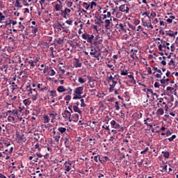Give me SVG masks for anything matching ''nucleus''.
I'll return each instance as SVG.
<instances>
[{
  "instance_id": "54",
  "label": "nucleus",
  "mask_w": 178,
  "mask_h": 178,
  "mask_svg": "<svg viewBox=\"0 0 178 178\" xmlns=\"http://www.w3.org/2000/svg\"><path fill=\"white\" fill-rule=\"evenodd\" d=\"M174 90L175 88L170 86L167 87V91H170V92H172Z\"/></svg>"
},
{
  "instance_id": "39",
  "label": "nucleus",
  "mask_w": 178,
  "mask_h": 178,
  "mask_svg": "<svg viewBox=\"0 0 178 178\" xmlns=\"http://www.w3.org/2000/svg\"><path fill=\"white\" fill-rule=\"evenodd\" d=\"M120 74L121 76H127V74H129V72L127 70L122 71Z\"/></svg>"
},
{
  "instance_id": "17",
  "label": "nucleus",
  "mask_w": 178,
  "mask_h": 178,
  "mask_svg": "<svg viewBox=\"0 0 178 178\" xmlns=\"http://www.w3.org/2000/svg\"><path fill=\"white\" fill-rule=\"evenodd\" d=\"M72 169V163H68L67 165L65 166V172H70Z\"/></svg>"
},
{
  "instance_id": "5",
  "label": "nucleus",
  "mask_w": 178,
  "mask_h": 178,
  "mask_svg": "<svg viewBox=\"0 0 178 178\" xmlns=\"http://www.w3.org/2000/svg\"><path fill=\"white\" fill-rule=\"evenodd\" d=\"M90 48H91V49H90V55L93 56V58H96L99 60V55H97V49H95V47H94L92 46H91Z\"/></svg>"
},
{
  "instance_id": "40",
  "label": "nucleus",
  "mask_w": 178,
  "mask_h": 178,
  "mask_svg": "<svg viewBox=\"0 0 178 178\" xmlns=\"http://www.w3.org/2000/svg\"><path fill=\"white\" fill-rule=\"evenodd\" d=\"M65 23H66L67 24H69V26H72V25L73 24V20H72V19H68V20H67V21L65 22Z\"/></svg>"
},
{
  "instance_id": "8",
  "label": "nucleus",
  "mask_w": 178,
  "mask_h": 178,
  "mask_svg": "<svg viewBox=\"0 0 178 178\" xmlns=\"http://www.w3.org/2000/svg\"><path fill=\"white\" fill-rule=\"evenodd\" d=\"M83 90H84V88L83 86H79L75 89L74 94H76V95L81 96V94H83Z\"/></svg>"
},
{
  "instance_id": "61",
  "label": "nucleus",
  "mask_w": 178,
  "mask_h": 178,
  "mask_svg": "<svg viewBox=\"0 0 178 178\" xmlns=\"http://www.w3.org/2000/svg\"><path fill=\"white\" fill-rule=\"evenodd\" d=\"M160 26H164L165 27H166V24L163 22V21H160Z\"/></svg>"
},
{
  "instance_id": "6",
  "label": "nucleus",
  "mask_w": 178,
  "mask_h": 178,
  "mask_svg": "<svg viewBox=\"0 0 178 178\" xmlns=\"http://www.w3.org/2000/svg\"><path fill=\"white\" fill-rule=\"evenodd\" d=\"M120 12H124L125 13H129L130 8L127 6V4L121 5L119 8Z\"/></svg>"
},
{
  "instance_id": "46",
  "label": "nucleus",
  "mask_w": 178,
  "mask_h": 178,
  "mask_svg": "<svg viewBox=\"0 0 178 178\" xmlns=\"http://www.w3.org/2000/svg\"><path fill=\"white\" fill-rule=\"evenodd\" d=\"M8 122H15V118H13L12 116H8Z\"/></svg>"
},
{
  "instance_id": "14",
  "label": "nucleus",
  "mask_w": 178,
  "mask_h": 178,
  "mask_svg": "<svg viewBox=\"0 0 178 178\" xmlns=\"http://www.w3.org/2000/svg\"><path fill=\"white\" fill-rule=\"evenodd\" d=\"M73 111L74 112H76L77 113H79V115H81V113H83V112L80 111V108H79V106H73Z\"/></svg>"
},
{
  "instance_id": "58",
  "label": "nucleus",
  "mask_w": 178,
  "mask_h": 178,
  "mask_svg": "<svg viewBox=\"0 0 178 178\" xmlns=\"http://www.w3.org/2000/svg\"><path fill=\"white\" fill-rule=\"evenodd\" d=\"M128 26L130 29H131L132 30H136V26L134 25H131L130 24H128Z\"/></svg>"
},
{
  "instance_id": "37",
  "label": "nucleus",
  "mask_w": 178,
  "mask_h": 178,
  "mask_svg": "<svg viewBox=\"0 0 178 178\" xmlns=\"http://www.w3.org/2000/svg\"><path fill=\"white\" fill-rule=\"evenodd\" d=\"M72 118H74L75 122H77V120H79V114H73L72 115Z\"/></svg>"
},
{
  "instance_id": "64",
  "label": "nucleus",
  "mask_w": 178,
  "mask_h": 178,
  "mask_svg": "<svg viewBox=\"0 0 178 178\" xmlns=\"http://www.w3.org/2000/svg\"><path fill=\"white\" fill-rule=\"evenodd\" d=\"M148 152V147H147L146 149H145L143 151H142L141 152H140V154H145V152Z\"/></svg>"
},
{
  "instance_id": "41",
  "label": "nucleus",
  "mask_w": 178,
  "mask_h": 178,
  "mask_svg": "<svg viewBox=\"0 0 178 178\" xmlns=\"http://www.w3.org/2000/svg\"><path fill=\"white\" fill-rule=\"evenodd\" d=\"M55 74H56V72H55V70H54V69H51L50 70V76H55Z\"/></svg>"
},
{
  "instance_id": "51",
  "label": "nucleus",
  "mask_w": 178,
  "mask_h": 178,
  "mask_svg": "<svg viewBox=\"0 0 178 178\" xmlns=\"http://www.w3.org/2000/svg\"><path fill=\"white\" fill-rule=\"evenodd\" d=\"M102 129H104V130H108V131H109V130H111L109 129V126H107V125H103Z\"/></svg>"
},
{
  "instance_id": "15",
  "label": "nucleus",
  "mask_w": 178,
  "mask_h": 178,
  "mask_svg": "<svg viewBox=\"0 0 178 178\" xmlns=\"http://www.w3.org/2000/svg\"><path fill=\"white\" fill-rule=\"evenodd\" d=\"M83 63H80V60H79V59H76L75 61V64L74 65V66L75 67H81Z\"/></svg>"
},
{
  "instance_id": "28",
  "label": "nucleus",
  "mask_w": 178,
  "mask_h": 178,
  "mask_svg": "<svg viewBox=\"0 0 178 178\" xmlns=\"http://www.w3.org/2000/svg\"><path fill=\"white\" fill-rule=\"evenodd\" d=\"M61 8H62V5L60 4L55 5V10H56V12H59V10H60Z\"/></svg>"
},
{
  "instance_id": "47",
  "label": "nucleus",
  "mask_w": 178,
  "mask_h": 178,
  "mask_svg": "<svg viewBox=\"0 0 178 178\" xmlns=\"http://www.w3.org/2000/svg\"><path fill=\"white\" fill-rule=\"evenodd\" d=\"M50 118H51L52 120H55V113L54 111L51 113H49Z\"/></svg>"
},
{
  "instance_id": "20",
  "label": "nucleus",
  "mask_w": 178,
  "mask_h": 178,
  "mask_svg": "<svg viewBox=\"0 0 178 178\" xmlns=\"http://www.w3.org/2000/svg\"><path fill=\"white\" fill-rule=\"evenodd\" d=\"M92 40H94V35H91L88 36V39H86L87 42L91 44L92 42Z\"/></svg>"
},
{
  "instance_id": "35",
  "label": "nucleus",
  "mask_w": 178,
  "mask_h": 178,
  "mask_svg": "<svg viewBox=\"0 0 178 178\" xmlns=\"http://www.w3.org/2000/svg\"><path fill=\"white\" fill-rule=\"evenodd\" d=\"M40 91H42V92H44V91H48V87L44 86V85H42Z\"/></svg>"
},
{
  "instance_id": "23",
  "label": "nucleus",
  "mask_w": 178,
  "mask_h": 178,
  "mask_svg": "<svg viewBox=\"0 0 178 178\" xmlns=\"http://www.w3.org/2000/svg\"><path fill=\"white\" fill-rule=\"evenodd\" d=\"M161 154H163L164 158H166V159H168L169 156H170L169 152H162Z\"/></svg>"
},
{
  "instance_id": "10",
  "label": "nucleus",
  "mask_w": 178,
  "mask_h": 178,
  "mask_svg": "<svg viewBox=\"0 0 178 178\" xmlns=\"http://www.w3.org/2000/svg\"><path fill=\"white\" fill-rule=\"evenodd\" d=\"M17 137L18 140H19L20 141H22V143H26V141H27V139L26 138V136L23 134H18L17 136Z\"/></svg>"
},
{
  "instance_id": "62",
  "label": "nucleus",
  "mask_w": 178,
  "mask_h": 178,
  "mask_svg": "<svg viewBox=\"0 0 178 178\" xmlns=\"http://www.w3.org/2000/svg\"><path fill=\"white\" fill-rule=\"evenodd\" d=\"M154 87H155V88H159V83L155 82L154 83Z\"/></svg>"
},
{
  "instance_id": "21",
  "label": "nucleus",
  "mask_w": 178,
  "mask_h": 178,
  "mask_svg": "<svg viewBox=\"0 0 178 178\" xmlns=\"http://www.w3.org/2000/svg\"><path fill=\"white\" fill-rule=\"evenodd\" d=\"M161 172H168V165L166 164H163V165L161 166Z\"/></svg>"
},
{
  "instance_id": "26",
  "label": "nucleus",
  "mask_w": 178,
  "mask_h": 178,
  "mask_svg": "<svg viewBox=\"0 0 178 178\" xmlns=\"http://www.w3.org/2000/svg\"><path fill=\"white\" fill-rule=\"evenodd\" d=\"M71 10L69 8H65V10H64V15H63V17L65 19H66V15H67V13H70Z\"/></svg>"
},
{
  "instance_id": "24",
  "label": "nucleus",
  "mask_w": 178,
  "mask_h": 178,
  "mask_svg": "<svg viewBox=\"0 0 178 178\" xmlns=\"http://www.w3.org/2000/svg\"><path fill=\"white\" fill-rule=\"evenodd\" d=\"M147 92H150V94H152V95H155V97H156V98H158V97H159V95H158L156 93L154 92V90H152V89H147Z\"/></svg>"
},
{
  "instance_id": "55",
  "label": "nucleus",
  "mask_w": 178,
  "mask_h": 178,
  "mask_svg": "<svg viewBox=\"0 0 178 178\" xmlns=\"http://www.w3.org/2000/svg\"><path fill=\"white\" fill-rule=\"evenodd\" d=\"M113 78V76H112V75H110L109 76H108L107 77L108 83H111V80H112Z\"/></svg>"
},
{
  "instance_id": "33",
  "label": "nucleus",
  "mask_w": 178,
  "mask_h": 178,
  "mask_svg": "<svg viewBox=\"0 0 178 178\" xmlns=\"http://www.w3.org/2000/svg\"><path fill=\"white\" fill-rule=\"evenodd\" d=\"M54 140H55L56 144H59V140H60V136H54Z\"/></svg>"
},
{
  "instance_id": "27",
  "label": "nucleus",
  "mask_w": 178,
  "mask_h": 178,
  "mask_svg": "<svg viewBox=\"0 0 178 178\" xmlns=\"http://www.w3.org/2000/svg\"><path fill=\"white\" fill-rule=\"evenodd\" d=\"M23 103L24 104V105L26 106H29V105H30V104H31V102H30V100H29V99H26L23 101Z\"/></svg>"
},
{
  "instance_id": "42",
  "label": "nucleus",
  "mask_w": 178,
  "mask_h": 178,
  "mask_svg": "<svg viewBox=\"0 0 178 178\" xmlns=\"http://www.w3.org/2000/svg\"><path fill=\"white\" fill-rule=\"evenodd\" d=\"M115 86H116V85H111V84H110V88H109V91H110V92H112V91H113V90H114Z\"/></svg>"
},
{
  "instance_id": "25",
  "label": "nucleus",
  "mask_w": 178,
  "mask_h": 178,
  "mask_svg": "<svg viewBox=\"0 0 178 178\" xmlns=\"http://www.w3.org/2000/svg\"><path fill=\"white\" fill-rule=\"evenodd\" d=\"M82 6H83V8H85V9H86V10H88V9H90V4H88L86 2H83L82 3Z\"/></svg>"
},
{
  "instance_id": "18",
  "label": "nucleus",
  "mask_w": 178,
  "mask_h": 178,
  "mask_svg": "<svg viewBox=\"0 0 178 178\" xmlns=\"http://www.w3.org/2000/svg\"><path fill=\"white\" fill-rule=\"evenodd\" d=\"M161 43L162 44L159 45V51H163V49H162V48H166V44H165V41L164 42L161 41Z\"/></svg>"
},
{
  "instance_id": "29",
  "label": "nucleus",
  "mask_w": 178,
  "mask_h": 178,
  "mask_svg": "<svg viewBox=\"0 0 178 178\" xmlns=\"http://www.w3.org/2000/svg\"><path fill=\"white\" fill-rule=\"evenodd\" d=\"M44 119V123H49V117L48 115H44L43 117Z\"/></svg>"
},
{
  "instance_id": "48",
  "label": "nucleus",
  "mask_w": 178,
  "mask_h": 178,
  "mask_svg": "<svg viewBox=\"0 0 178 178\" xmlns=\"http://www.w3.org/2000/svg\"><path fill=\"white\" fill-rule=\"evenodd\" d=\"M5 20V16L2 15V13L0 12V22Z\"/></svg>"
},
{
  "instance_id": "36",
  "label": "nucleus",
  "mask_w": 178,
  "mask_h": 178,
  "mask_svg": "<svg viewBox=\"0 0 178 178\" xmlns=\"http://www.w3.org/2000/svg\"><path fill=\"white\" fill-rule=\"evenodd\" d=\"M29 65L31 66V67H34L35 65H34V61L33 60H29L28 61Z\"/></svg>"
},
{
  "instance_id": "3",
  "label": "nucleus",
  "mask_w": 178,
  "mask_h": 178,
  "mask_svg": "<svg viewBox=\"0 0 178 178\" xmlns=\"http://www.w3.org/2000/svg\"><path fill=\"white\" fill-rule=\"evenodd\" d=\"M111 124L113 129H120L118 130V131H124V128L120 127V124H118V122H116V121L112 120L111 122Z\"/></svg>"
},
{
  "instance_id": "45",
  "label": "nucleus",
  "mask_w": 178,
  "mask_h": 178,
  "mask_svg": "<svg viewBox=\"0 0 178 178\" xmlns=\"http://www.w3.org/2000/svg\"><path fill=\"white\" fill-rule=\"evenodd\" d=\"M176 138V135H172L170 138H168V141L172 142Z\"/></svg>"
},
{
  "instance_id": "11",
  "label": "nucleus",
  "mask_w": 178,
  "mask_h": 178,
  "mask_svg": "<svg viewBox=\"0 0 178 178\" xmlns=\"http://www.w3.org/2000/svg\"><path fill=\"white\" fill-rule=\"evenodd\" d=\"M111 20L112 19H106L104 23H105V29L106 30H111Z\"/></svg>"
},
{
  "instance_id": "16",
  "label": "nucleus",
  "mask_w": 178,
  "mask_h": 178,
  "mask_svg": "<svg viewBox=\"0 0 178 178\" xmlns=\"http://www.w3.org/2000/svg\"><path fill=\"white\" fill-rule=\"evenodd\" d=\"M163 113H165L163 108H160L156 111V115H158V116H162V115H163Z\"/></svg>"
},
{
  "instance_id": "53",
  "label": "nucleus",
  "mask_w": 178,
  "mask_h": 178,
  "mask_svg": "<svg viewBox=\"0 0 178 178\" xmlns=\"http://www.w3.org/2000/svg\"><path fill=\"white\" fill-rule=\"evenodd\" d=\"M107 67H109L111 70H113V69H115V67H113V65L111 64H107Z\"/></svg>"
},
{
  "instance_id": "63",
  "label": "nucleus",
  "mask_w": 178,
  "mask_h": 178,
  "mask_svg": "<svg viewBox=\"0 0 178 178\" xmlns=\"http://www.w3.org/2000/svg\"><path fill=\"white\" fill-rule=\"evenodd\" d=\"M19 29H22L24 30V29H25L24 26L22 25V22H19Z\"/></svg>"
},
{
  "instance_id": "1",
  "label": "nucleus",
  "mask_w": 178,
  "mask_h": 178,
  "mask_svg": "<svg viewBox=\"0 0 178 178\" xmlns=\"http://www.w3.org/2000/svg\"><path fill=\"white\" fill-rule=\"evenodd\" d=\"M26 91H28L29 95L31 94L33 101H37V98L38 97V92H37V89L31 88V85L26 86Z\"/></svg>"
},
{
  "instance_id": "31",
  "label": "nucleus",
  "mask_w": 178,
  "mask_h": 178,
  "mask_svg": "<svg viewBox=\"0 0 178 178\" xmlns=\"http://www.w3.org/2000/svg\"><path fill=\"white\" fill-rule=\"evenodd\" d=\"M78 81L81 84H84V83H86V80L83 77H79Z\"/></svg>"
},
{
  "instance_id": "52",
  "label": "nucleus",
  "mask_w": 178,
  "mask_h": 178,
  "mask_svg": "<svg viewBox=\"0 0 178 178\" xmlns=\"http://www.w3.org/2000/svg\"><path fill=\"white\" fill-rule=\"evenodd\" d=\"M63 42H64L63 39L58 38V40H57V44H61Z\"/></svg>"
},
{
  "instance_id": "12",
  "label": "nucleus",
  "mask_w": 178,
  "mask_h": 178,
  "mask_svg": "<svg viewBox=\"0 0 178 178\" xmlns=\"http://www.w3.org/2000/svg\"><path fill=\"white\" fill-rule=\"evenodd\" d=\"M70 116H72V114L67 110H65L64 113H63V118H65V119L70 118Z\"/></svg>"
},
{
  "instance_id": "43",
  "label": "nucleus",
  "mask_w": 178,
  "mask_h": 178,
  "mask_svg": "<svg viewBox=\"0 0 178 178\" xmlns=\"http://www.w3.org/2000/svg\"><path fill=\"white\" fill-rule=\"evenodd\" d=\"M115 109L116 111H119L120 109V106H119V102H115Z\"/></svg>"
},
{
  "instance_id": "32",
  "label": "nucleus",
  "mask_w": 178,
  "mask_h": 178,
  "mask_svg": "<svg viewBox=\"0 0 178 178\" xmlns=\"http://www.w3.org/2000/svg\"><path fill=\"white\" fill-rule=\"evenodd\" d=\"M143 16H145L143 19L145 20V19H147V17L149 19H151V17H149V14L147 12H145L143 14Z\"/></svg>"
},
{
  "instance_id": "57",
  "label": "nucleus",
  "mask_w": 178,
  "mask_h": 178,
  "mask_svg": "<svg viewBox=\"0 0 178 178\" xmlns=\"http://www.w3.org/2000/svg\"><path fill=\"white\" fill-rule=\"evenodd\" d=\"M10 22L11 23V24H13V26H15V24H17V22L10 19Z\"/></svg>"
},
{
  "instance_id": "2",
  "label": "nucleus",
  "mask_w": 178,
  "mask_h": 178,
  "mask_svg": "<svg viewBox=\"0 0 178 178\" xmlns=\"http://www.w3.org/2000/svg\"><path fill=\"white\" fill-rule=\"evenodd\" d=\"M64 145L65 147L67 148L68 151H73V149L70 147H72V140L69 139V138H64Z\"/></svg>"
},
{
  "instance_id": "22",
  "label": "nucleus",
  "mask_w": 178,
  "mask_h": 178,
  "mask_svg": "<svg viewBox=\"0 0 178 178\" xmlns=\"http://www.w3.org/2000/svg\"><path fill=\"white\" fill-rule=\"evenodd\" d=\"M58 131L61 134H63V133H65L66 132V128L65 127H58Z\"/></svg>"
},
{
  "instance_id": "13",
  "label": "nucleus",
  "mask_w": 178,
  "mask_h": 178,
  "mask_svg": "<svg viewBox=\"0 0 178 178\" xmlns=\"http://www.w3.org/2000/svg\"><path fill=\"white\" fill-rule=\"evenodd\" d=\"M57 91L58 92H65V91H66V88H65V86H60L57 88Z\"/></svg>"
},
{
  "instance_id": "38",
  "label": "nucleus",
  "mask_w": 178,
  "mask_h": 178,
  "mask_svg": "<svg viewBox=\"0 0 178 178\" xmlns=\"http://www.w3.org/2000/svg\"><path fill=\"white\" fill-rule=\"evenodd\" d=\"M94 6H97V3H95V1H92L90 3V9H92L94 8Z\"/></svg>"
},
{
  "instance_id": "60",
  "label": "nucleus",
  "mask_w": 178,
  "mask_h": 178,
  "mask_svg": "<svg viewBox=\"0 0 178 178\" xmlns=\"http://www.w3.org/2000/svg\"><path fill=\"white\" fill-rule=\"evenodd\" d=\"M167 137H169V136H172V132H170V130H168L165 133Z\"/></svg>"
},
{
  "instance_id": "50",
  "label": "nucleus",
  "mask_w": 178,
  "mask_h": 178,
  "mask_svg": "<svg viewBox=\"0 0 178 178\" xmlns=\"http://www.w3.org/2000/svg\"><path fill=\"white\" fill-rule=\"evenodd\" d=\"M70 99H72L70 95H67L65 97V101H70Z\"/></svg>"
},
{
  "instance_id": "56",
  "label": "nucleus",
  "mask_w": 178,
  "mask_h": 178,
  "mask_svg": "<svg viewBox=\"0 0 178 178\" xmlns=\"http://www.w3.org/2000/svg\"><path fill=\"white\" fill-rule=\"evenodd\" d=\"M108 161H110L108 156H106L103 158V162H108Z\"/></svg>"
},
{
  "instance_id": "4",
  "label": "nucleus",
  "mask_w": 178,
  "mask_h": 178,
  "mask_svg": "<svg viewBox=\"0 0 178 178\" xmlns=\"http://www.w3.org/2000/svg\"><path fill=\"white\" fill-rule=\"evenodd\" d=\"M142 23L144 26V27H147V29H151L152 30L154 29V26L151 24V19H149V21H147L146 19H143Z\"/></svg>"
},
{
  "instance_id": "30",
  "label": "nucleus",
  "mask_w": 178,
  "mask_h": 178,
  "mask_svg": "<svg viewBox=\"0 0 178 178\" xmlns=\"http://www.w3.org/2000/svg\"><path fill=\"white\" fill-rule=\"evenodd\" d=\"M31 29H33L32 33H33V34H37V33L38 32V28L32 26H31Z\"/></svg>"
},
{
  "instance_id": "59",
  "label": "nucleus",
  "mask_w": 178,
  "mask_h": 178,
  "mask_svg": "<svg viewBox=\"0 0 178 178\" xmlns=\"http://www.w3.org/2000/svg\"><path fill=\"white\" fill-rule=\"evenodd\" d=\"M72 5H73L72 2H70V1L67 2V6H68V8H72Z\"/></svg>"
},
{
  "instance_id": "49",
  "label": "nucleus",
  "mask_w": 178,
  "mask_h": 178,
  "mask_svg": "<svg viewBox=\"0 0 178 178\" xmlns=\"http://www.w3.org/2000/svg\"><path fill=\"white\" fill-rule=\"evenodd\" d=\"M170 33H166L167 35H169V37H175V34H173V31H170Z\"/></svg>"
},
{
  "instance_id": "34",
  "label": "nucleus",
  "mask_w": 178,
  "mask_h": 178,
  "mask_svg": "<svg viewBox=\"0 0 178 178\" xmlns=\"http://www.w3.org/2000/svg\"><path fill=\"white\" fill-rule=\"evenodd\" d=\"M89 34L88 33H83L82 34V38L83 39V40H88V37H89Z\"/></svg>"
},
{
  "instance_id": "9",
  "label": "nucleus",
  "mask_w": 178,
  "mask_h": 178,
  "mask_svg": "<svg viewBox=\"0 0 178 178\" xmlns=\"http://www.w3.org/2000/svg\"><path fill=\"white\" fill-rule=\"evenodd\" d=\"M119 80V74H116L113 76L112 79H111V83L112 82L113 86H116L118 84V81Z\"/></svg>"
},
{
  "instance_id": "44",
  "label": "nucleus",
  "mask_w": 178,
  "mask_h": 178,
  "mask_svg": "<svg viewBox=\"0 0 178 178\" xmlns=\"http://www.w3.org/2000/svg\"><path fill=\"white\" fill-rule=\"evenodd\" d=\"M50 93L51 97H56V92L55 90H51Z\"/></svg>"
},
{
  "instance_id": "19",
  "label": "nucleus",
  "mask_w": 178,
  "mask_h": 178,
  "mask_svg": "<svg viewBox=\"0 0 178 178\" xmlns=\"http://www.w3.org/2000/svg\"><path fill=\"white\" fill-rule=\"evenodd\" d=\"M168 65L169 66H171L172 69H175V67H176V65L175 64V61L173 60V58H171Z\"/></svg>"
},
{
  "instance_id": "7",
  "label": "nucleus",
  "mask_w": 178,
  "mask_h": 178,
  "mask_svg": "<svg viewBox=\"0 0 178 178\" xmlns=\"http://www.w3.org/2000/svg\"><path fill=\"white\" fill-rule=\"evenodd\" d=\"M124 27H126V24H123L122 23L117 24L115 25V29H117L118 31H126V29Z\"/></svg>"
}]
</instances>
